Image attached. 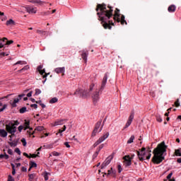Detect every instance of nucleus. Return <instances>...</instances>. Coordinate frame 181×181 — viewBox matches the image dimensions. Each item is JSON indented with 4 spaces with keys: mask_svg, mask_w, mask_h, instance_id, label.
I'll use <instances>...</instances> for the list:
<instances>
[{
    "mask_svg": "<svg viewBox=\"0 0 181 181\" xmlns=\"http://www.w3.org/2000/svg\"><path fill=\"white\" fill-rule=\"evenodd\" d=\"M137 156L141 160V162H143V160H148L151 159V157L152 156V151L150 148H141V150L140 151H137Z\"/></svg>",
    "mask_w": 181,
    "mask_h": 181,
    "instance_id": "4",
    "label": "nucleus"
},
{
    "mask_svg": "<svg viewBox=\"0 0 181 181\" xmlns=\"http://www.w3.org/2000/svg\"><path fill=\"white\" fill-rule=\"evenodd\" d=\"M113 20L115 21V22H117L118 23L121 22V25H127V21H125V16L122 15L120 18L119 9L118 8H116L115 11Z\"/></svg>",
    "mask_w": 181,
    "mask_h": 181,
    "instance_id": "5",
    "label": "nucleus"
},
{
    "mask_svg": "<svg viewBox=\"0 0 181 181\" xmlns=\"http://www.w3.org/2000/svg\"><path fill=\"white\" fill-rule=\"evenodd\" d=\"M168 146L165 145V141H162L158 144L157 147L153 150V157L152 158V162L156 165H159L161 162L165 160V153H166V149Z\"/></svg>",
    "mask_w": 181,
    "mask_h": 181,
    "instance_id": "2",
    "label": "nucleus"
},
{
    "mask_svg": "<svg viewBox=\"0 0 181 181\" xmlns=\"http://www.w3.org/2000/svg\"><path fill=\"white\" fill-rule=\"evenodd\" d=\"M6 26H14L15 21L12 19H9L6 23Z\"/></svg>",
    "mask_w": 181,
    "mask_h": 181,
    "instance_id": "23",
    "label": "nucleus"
},
{
    "mask_svg": "<svg viewBox=\"0 0 181 181\" xmlns=\"http://www.w3.org/2000/svg\"><path fill=\"white\" fill-rule=\"evenodd\" d=\"M64 145H65V146H66V148H70V144H69V142H65L64 144Z\"/></svg>",
    "mask_w": 181,
    "mask_h": 181,
    "instance_id": "64",
    "label": "nucleus"
},
{
    "mask_svg": "<svg viewBox=\"0 0 181 181\" xmlns=\"http://www.w3.org/2000/svg\"><path fill=\"white\" fill-rule=\"evenodd\" d=\"M175 155L176 156H181V150L180 149L175 150Z\"/></svg>",
    "mask_w": 181,
    "mask_h": 181,
    "instance_id": "37",
    "label": "nucleus"
},
{
    "mask_svg": "<svg viewBox=\"0 0 181 181\" xmlns=\"http://www.w3.org/2000/svg\"><path fill=\"white\" fill-rule=\"evenodd\" d=\"M16 127L12 125L11 124H8L6 125V130L7 133L11 134V135H15L16 132Z\"/></svg>",
    "mask_w": 181,
    "mask_h": 181,
    "instance_id": "8",
    "label": "nucleus"
},
{
    "mask_svg": "<svg viewBox=\"0 0 181 181\" xmlns=\"http://www.w3.org/2000/svg\"><path fill=\"white\" fill-rule=\"evenodd\" d=\"M103 148H104V144H100L98 148V150L97 151H101V149H103Z\"/></svg>",
    "mask_w": 181,
    "mask_h": 181,
    "instance_id": "54",
    "label": "nucleus"
},
{
    "mask_svg": "<svg viewBox=\"0 0 181 181\" xmlns=\"http://www.w3.org/2000/svg\"><path fill=\"white\" fill-rule=\"evenodd\" d=\"M116 173H117V171L113 169V170H112V174H110V176H112V177H115Z\"/></svg>",
    "mask_w": 181,
    "mask_h": 181,
    "instance_id": "45",
    "label": "nucleus"
},
{
    "mask_svg": "<svg viewBox=\"0 0 181 181\" xmlns=\"http://www.w3.org/2000/svg\"><path fill=\"white\" fill-rule=\"evenodd\" d=\"M110 136V132H107L103 134V136H101L97 141L96 142L94 143L93 144V148H96V146H98L100 144H103Z\"/></svg>",
    "mask_w": 181,
    "mask_h": 181,
    "instance_id": "6",
    "label": "nucleus"
},
{
    "mask_svg": "<svg viewBox=\"0 0 181 181\" xmlns=\"http://www.w3.org/2000/svg\"><path fill=\"white\" fill-rule=\"evenodd\" d=\"M173 175V173H170L168 176H167V179H165L163 181H168L170 179H171L172 176Z\"/></svg>",
    "mask_w": 181,
    "mask_h": 181,
    "instance_id": "38",
    "label": "nucleus"
},
{
    "mask_svg": "<svg viewBox=\"0 0 181 181\" xmlns=\"http://www.w3.org/2000/svg\"><path fill=\"white\" fill-rule=\"evenodd\" d=\"M55 73L57 74H60V73H64L66 71V68L63 67H58L54 69Z\"/></svg>",
    "mask_w": 181,
    "mask_h": 181,
    "instance_id": "18",
    "label": "nucleus"
},
{
    "mask_svg": "<svg viewBox=\"0 0 181 181\" xmlns=\"http://www.w3.org/2000/svg\"><path fill=\"white\" fill-rule=\"evenodd\" d=\"M101 121H99L96 123L95 127L92 132V136H95L98 132H101V131H103V126L101 127ZM100 127H101L100 128Z\"/></svg>",
    "mask_w": 181,
    "mask_h": 181,
    "instance_id": "7",
    "label": "nucleus"
},
{
    "mask_svg": "<svg viewBox=\"0 0 181 181\" xmlns=\"http://www.w3.org/2000/svg\"><path fill=\"white\" fill-rule=\"evenodd\" d=\"M156 119L158 122H162V117L160 116H157Z\"/></svg>",
    "mask_w": 181,
    "mask_h": 181,
    "instance_id": "53",
    "label": "nucleus"
},
{
    "mask_svg": "<svg viewBox=\"0 0 181 181\" xmlns=\"http://www.w3.org/2000/svg\"><path fill=\"white\" fill-rule=\"evenodd\" d=\"M37 33H38V35H40L41 36H47V32L43 30H37Z\"/></svg>",
    "mask_w": 181,
    "mask_h": 181,
    "instance_id": "24",
    "label": "nucleus"
},
{
    "mask_svg": "<svg viewBox=\"0 0 181 181\" xmlns=\"http://www.w3.org/2000/svg\"><path fill=\"white\" fill-rule=\"evenodd\" d=\"M29 179H30V180H33V179H35V175L30 174L29 175Z\"/></svg>",
    "mask_w": 181,
    "mask_h": 181,
    "instance_id": "55",
    "label": "nucleus"
},
{
    "mask_svg": "<svg viewBox=\"0 0 181 181\" xmlns=\"http://www.w3.org/2000/svg\"><path fill=\"white\" fill-rule=\"evenodd\" d=\"M49 175H50V173H47V171H45L42 173L43 177L45 178V181L49 180Z\"/></svg>",
    "mask_w": 181,
    "mask_h": 181,
    "instance_id": "26",
    "label": "nucleus"
},
{
    "mask_svg": "<svg viewBox=\"0 0 181 181\" xmlns=\"http://www.w3.org/2000/svg\"><path fill=\"white\" fill-rule=\"evenodd\" d=\"M83 94H86V95H82V97H83L84 98H86V97H89L90 91L83 89Z\"/></svg>",
    "mask_w": 181,
    "mask_h": 181,
    "instance_id": "28",
    "label": "nucleus"
},
{
    "mask_svg": "<svg viewBox=\"0 0 181 181\" xmlns=\"http://www.w3.org/2000/svg\"><path fill=\"white\" fill-rule=\"evenodd\" d=\"M134 113H131V115H129V119L124 127V129H126V128H128L131 125V124H132V121H134Z\"/></svg>",
    "mask_w": 181,
    "mask_h": 181,
    "instance_id": "14",
    "label": "nucleus"
},
{
    "mask_svg": "<svg viewBox=\"0 0 181 181\" xmlns=\"http://www.w3.org/2000/svg\"><path fill=\"white\" fill-rule=\"evenodd\" d=\"M0 56H3V57H4V56H9V54L8 53H5V52H1L0 53Z\"/></svg>",
    "mask_w": 181,
    "mask_h": 181,
    "instance_id": "62",
    "label": "nucleus"
},
{
    "mask_svg": "<svg viewBox=\"0 0 181 181\" xmlns=\"http://www.w3.org/2000/svg\"><path fill=\"white\" fill-rule=\"evenodd\" d=\"M111 160H112V156H110L102 163L101 169H104V168H105L106 166H108V165H110V163H111Z\"/></svg>",
    "mask_w": 181,
    "mask_h": 181,
    "instance_id": "12",
    "label": "nucleus"
},
{
    "mask_svg": "<svg viewBox=\"0 0 181 181\" xmlns=\"http://www.w3.org/2000/svg\"><path fill=\"white\" fill-rule=\"evenodd\" d=\"M21 142H22L23 146H26L27 142H26V139L25 138H23L21 139Z\"/></svg>",
    "mask_w": 181,
    "mask_h": 181,
    "instance_id": "42",
    "label": "nucleus"
},
{
    "mask_svg": "<svg viewBox=\"0 0 181 181\" xmlns=\"http://www.w3.org/2000/svg\"><path fill=\"white\" fill-rule=\"evenodd\" d=\"M66 122V119H58L55 121L54 126L57 127V125H63Z\"/></svg>",
    "mask_w": 181,
    "mask_h": 181,
    "instance_id": "20",
    "label": "nucleus"
},
{
    "mask_svg": "<svg viewBox=\"0 0 181 181\" xmlns=\"http://www.w3.org/2000/svg\"><path fill=\"white\" fill-rule=\"evenodd\" d=\"M60 135V136H63V130H62L61 129H59L58 133L56 134V135Z\"/></svg>",
    "mask_w": 181,
    "mask_h": 181,
    "instance_id": "46",
    "label": "nucleus"
},
{
    "mask_svg": "<svg viewBox=\"0 0 181 181\" xmlns=\"http://www.w3.org/2000/svg\"><path fill=\"white\" fill-rule=\"evenodd\" d=\"M30 122L29 120H25L24 125L23 126L24 127V131H26V129H29L30 128Z\"/></svg>",
    "mask_w": 181,
    "mask_h": 181,
    "instance_id": "21",
    "label": "nucleus"
},
{
    "mask_svg": "<svg viewBox=\"0 0 181 181\" xmlns=\"http://www.w3.org/2000/svg\"><path fill=\"white\" fill-rule=\"evenodd\" d=\"M7 153H8V155H13V151H12V149L8 148L7 151Z\"/></svg>",
    "mask_w": 181,
    "mask_h": 181,
    "instance_id": "49",
    "label": "nucleus"
},
{
    "mask_svg": "<svg viewBox=\"0 0 181 181\" xmlns=\"http://www.w3.org/2000/svg\"><path fill=\"white\" fill-rule=\"evenodd\" d=\"M83 90L81 88H78L74 93H71L70 95H78V97H83V95H87V94H84L83 93Z\"/></svg>",
    "mask_w": 181,
    "mask_h": 181,
    "instance_id": "13",
    "label": "nucleus"
},
{
    "mask_svg": "<svg viewBox=\"0 0 181 181\" xmlns=\"http://www.w3.org/2000/svg\"><path fill=\"white\" fill-rule=\"evenodd\" d=\"M124 160V165L126 168H128V166H131L132 165V160H131V156L127 155L123 157Z\"/></svg>",
    "mask_w": 181,
    "mask_h": 181,
    "instance_id": "11",
    "label": "nucleus"
},
{
    "mask_svg": "<svg viewBox=\"0 0 181 181\" xmlns=\"http://www.w3.org/2000/svg\"><path fill=\"white\" fill-rule=\"evenodd\" d=\"M12 125H13V127L18 126L19 125V121L18 120H14L13 123H11Z\"/></svg>",
    "mask_w": 181,
    "mask_h": 181,
    "instance_id": "41",
    "label": "nucleus"
},
{
    "mask_svg": "<svg viewBox=\"0 0 181 181\" xmlns=\"http://www.w3.org/2000/svg\"><path fill=\"white\" fill-rule=\"evenodd\" d=\"M15 152H16V153H18V155H21V150L19 149V148H16L15 149Z\"/></svg>",
    "mask_w": 181,
    "mask_h": 181,
    "instance_id": "56",
    "label": "nucleus"
},
{
    "mask_svg": "<svg viewBox=\"0 0 181 181\" xmlns=\"http://www.w3.org/2000/svg\"><path fill=\"white\" fill-rule=\"evenodd\" d=\"M25 93L18 95L17 98H14L13 100H11L10 105H11V107H13V108L17 107L16 104H18V103H19V100H22V98L25 97Z\"/></svg>",
    "mask_w": 181,
    "mask_h": 181,
    "instance_id": "9",
    "label": "nucleus"
},
{
    "mask_svg": "<svg viewBox=\"0 0 181 181\" xmlns=\"http://www.w3.org/2000/svg\"><path fill=\"white\" fill-rule=\"evenodd\" d=\"M168 12L173 13L176 11V6L170 5L168 8Z\"/></svg>",
    "mask_w": 181,
    "mask_h": 181,
    "instance_id": "22",
    "label": "nucleus"
},
{
    "mask_svg": "<svg viewBox=\"0 0 181 181\" xmlns=\"http://www.w3.org/2000/svg\"><path fill=\"white\" fill-rule=\"evenodd\" d=\"M26 70H29V65L25 66L23 69L18 70V73H22V71H26Z\"/></svg>",
    "mask_w": 181,
    "mask_h": 181,
    "instance_id": "29",
    "label": "nucleus"
},
{
    "mask_svg": "<svg viewBox=\"0 0 181 181\" xmlns=\"http://www.w3.org/2000/svg\"><path fill=\"white\" fill-rule=\"evenodd\" d=\"M93 88H94V83H92V84L90 86V87H89L90 91H93Z\"/></svg>",
    "mask_w": 181,
    "mask_h": 181,
    "instance_id": "63",
    "label": "nucleus"
},
{
    "mask_svg": "<svg viewBox=\"0 0 181 181\" xmlns=\"http://www.w3.org/2000/svg\"><path fill=\"white\" fill-rule=\"evenodd\" d=\"M23 128L25 129V127H23V126L20 125V126L18 127V130L19 131V132H22V130L23 129Z\"/></svg>",
    "mask_w": 181,
    "mask_h": 181,
    "instance_id": "52",
    "label": "nucleus"
},
{
    "mask_svg": "<svg viewBox=\"0 0 181 181\" xmlns=\"http://www.w3.org/2000/svg\"><path fill=\"white\" fill-rule=\"evenodd\" d=\"M96 11L104 29H111L112 26H114V22L110 20L112 18V12H114L112 7H107L105 4H98Z\"/></svg>",
    "mask_w": 181,
    "mask_h": 181,
    "instance_id": "1",
    "label": "nucleus"
},
{
    "mask_svg": "<svg viewBox=\"0 0 181 181\" xmlns=\"http://www.w3.org/2000/svg\"><path fill=\"white\" fill-rule=\"evenodd\" d=\"M28 63L25 61H18L16 64H14V66H16V64H27Z\"/></svg>",
    "mask_w": 181,
    "mask_h": 181,
    "instance_id": "35",
    "label": "nucleus"
},
{
    "mask_svg": "<svg viewBox=\"0 0 181 181\" xmlns=\"http://www.w3.org/2000/svg\"><path fill=\"white\" fill-rule=\"evenodd\" d=\"M59 101V99L57 98H52L49 100V104H55V103H57Z\"/></svg>",
    "mask_w": 181,
    "mask_h": 181,
    "instance_id": "27",
    "label": "nucleus"
},
{
    "mask_svg": "<svg viewBox=\"0 0 181 181\" xmlns=\"http://www.w3.org/2000/svg\"><path fill=\"white\" fill-rule=\"evenodd\" d=\"M11 146H16V145H18V144H16L15 141H12L11 144H10Z\"/></svg>",
    "mask_w": 181,
    "mask_h": 181,
    "instance_id": "61",
    "label": "nucleus"
},
{
    "mask_svg": "<svg viewBox=\"0 0 181 181\" xmlns=\"http://www.w3.org/2000/svg\"><path fill=\"white\" fill-rule=\"evenodd\" d=\"M29 2H30V4H35L37 6L45 5V1H42L41 0H30Z\"/></svg>",
    "mask_w": 181,
    "mask_h": 181,
    "instance_id": "16",
    "label": "nucleus"
},
{
    "mask_svg": "<svg viewBox=\"0 0 181 181\" xmlns=\"http://www.w3.org/2000/svg\"><path fill=\"white\" fill-rule=\"evenodd\" d=\"M23 8H25V6H21L20 10H18V12H26V10Z\"/></svg>",
    "mask_w": 181,
    "mask_h": 181,
    "instance_id": "50",
    "label": "nucleus"
},
{
    "mask_svg": "<svg viewBox=\"0 0 181 181\" xmlns=\"http://www.w3.org/2000/svg\"><path fill=\"white\" fill-rule=\"evenodd\" d=\"M134 139H135V136L132 135L131 137L127 141V144H132V142H134Z\"/></svg>",
    "mask_w": 181,
    "mask_h": 181,
    "instance_id": "30",
    "label": "nucleus"
},
{
    "mask_svg": "<svg viewBox=\"0 0 181 181\" xmlns=\"http://www.w3.org/2000/svg\"><path fill=\"white\" fill-rule=\"evenodd\" d=\"M112 170H113V169H112V168L110 170H109L107 171V173H105V175H107V176H111V174H112Z\"/></svg>",
    "mask_w": 181,
    "mask_h": 181,
    "instance_id": "47",
    "label": "nucleus"
},
{
    "mask_svg": "<svg viewBox=\"0 0 181 181\" xmlns=\"http://www.w3.org/2000/svg\"><path fill=\"white\" fill-rule=\"evenodd\" d=\"M49 74H45V75H43V78H45V81H42V83H43V84H45V83H46V80H47V78H46V77H47V75H48Z\"/></svg>",
    "mask_w": 181,
    "mask_h": 181,
    "instance_id": "51",
    "label": "nucleus"
},
{
    "mask_svg": "<svg viewBox=\"0 0 181 181\" xmlns=\"http://www.w3.org/2000/svg\"><path fill=\"white\" fill-rule=\"evenodd\" d=\"M42 69H43V66L42 65H40L37 68V71H39V73H40V74H41V76H43V74H45L46 73V70Z\"/></svg>",
    "mask_w": 181,
    "mask_h": 181,
    "instance_id": "19",
    "label": "nucleus"
},
{
    "mask_svg": "<svg viewBox=\"0 0 181 181\" xmlns=\"http://www.w3.org/2000/svg\"><path fill=\"white\" fill-rule=\"evenodd\" d=\"M98 153H100V151H96V152L93 154V158H97V156H98Z\"/></svg>",
    "mask_w": 181,
    "mask_h": 181,
    "instance_id": "57",
    "label": "nucleus"
},
{
    "mask_svg": "<svg viewBox=\"0 0 181 181\" xmlns=\"http://www.w3.org/2000/svg\"><path fill=\"white\" fill-rule=\"evenodd\" d=\"M175 107H179L180 104L179 103V99H177L175 103Z\"/></svg>",
    "mask_w": 181,
    "mask_h": 181,
    "instance_id": "60",
    "label": "nucleus"
},
{
    "mask_svg": "<svg viewBox=\"0 0 181 181\" xmlns=\"http://www.w3.org/2000/svg\"><path fill=\"white\" fill-rule=\"evenodd\" d=\"M0 107H2V103L0 102ZM8 107L7 105H4L3 107L0 109V112H2L4 110H6V107Z\"/></svg>",
    "mask_w": 181,
    "mask_h": 181,
    "instance_id": "31",
    "label": "nucleus"
},
{
    "mask_svg": "<svg viewBox=\"0 0 181 181\" xmlns=\"http://www.w3.org/2000/svg\"><path fill=\"white\" fill-rule=\"evenodd\" d=\"M4 46H9V45H12L13 43V40H8V38L4 37Z\"/></svg>",
    "mask_w": 181,
    "mask_h": 181,
    "instance_id": "25",
    "label": "nucleus"
},
{
    "mask_svg": "<svg viewBox=\"0 0 181 181\" xmlns=\"http://www.w3.org/2000/svg\"><path fill=\"white\" fill-rule=\"evenodd\" d=\"M8 181H15V180L13 179V177H12L11 175H8Z\"/></svg>",
    "mask_w": 181,
    "mask_h": 181,
    "instance_id": "59",
    "label": "nucleus"
},
{
    "mask_svg": "<svg viewBox=\"0 0 181 181\" xmlns=\"http://www.w3.org/2000/svg\"><path fill=\"white\" fill-rule=\"evenodd\" d=\"M8 136V132L4 129H0V137L6 138Z\"/></svg>",
    "mask_w": 181,
    "mask_h": 181,
    "instance_id": "17",
    "label": "nucleus"
},
{
    "mask_svg": "<svg viewBox=\"0 0 181 181\" xmlns=\"http://www.w3.org/2000/svg\"><path fill=\"white\" fill-rule=\"evenodd\" d=\"M36 131H39V132H41V131H44L45 129V127L43 126H38L36 127Z\"/></svg>",
    "mask_w": 181,
    "mask_h": 181,
    "instance_id": "34",
    "label": "nucleus"
},
{
    "mask_svg": "<svg viewBox=\"0 0 181 181\" xmlns=\"http://www.w3.org/2000/svg\"><path fill=\"white\" fill-rule=\"evenodd\" d=\"M37 164H36V163L35 162H31L30 163V167L29 168V170H30V169H32V168H37Z\"/></svg>",
    "mask_w": 181,
    "mask_h": 181,
    "instance_id": "33",
    "label": "nucleus"
},
{
    "mask_svg": "<svg viewBox=\"0 0 181 181\" xmlns=\"http://www.w3.org/2000/svg\"><path fill=\"white\" fill-rule=\"evenodd\" d=\"M52 156H60V153H59L57 151H53L52 152Z\"/></svg>",
    "mask_w": 181,
    "mask_h": 181,
    "instance_id": "44",
    "label": "nucleus"
},
{
    "mask_svg": "<svg viewBox=\"0 0 181 181\" xmlns=\"http://www.w3.org/2000/svg\"><path fill=\"white\" fill-rule=\"evenodd\" d=\"M26 110H27L26 107H23L20 109V113L23 114V113L26 112Z\"/></svg>",
    "mask_w": 181,
    "mask_h": 181,
    "instance_id": "36",
    "label": "nucleus"
},
{
    "mask_svg": "<svg viewBox=\"0 0 181 181\" xmlns=\"http://www.w3.org/2000/svg\"><path fill=\"white\" fill-rule=\"evenodd\" d=\"M81 53V57L83 60H84L85 63H87V57H88V51H80Z\"/></svg>",
    "mask_w": 181,
    "mask_h": 181,
    "instance_id": "15",
    "label": "nucleus"
},
{
    "mask_svg": "<svg viewBox=\"0 0 181 181\" xmlns=\"http://www.w3.org/2000/svg\"><path fill=\"white\" fill-rule=\"evenodd\" d=\"M28 129H30V130H28L27 132H28V134H29L30 136L31 135H33V134H35V132H32V131H33V129L29 128Z\"/></svg>",
    "mask_w": 181,
    "mask_h": 181,
    "instance_id": "39",
    "label": "nucleus"
},
{
    "mask_svg": "<svg viewBox=\"0 0 181 181\" xmlns=\"http://www.w3.org/2000/svg\"><path fill=\"white\" fill-rule=\"evenodd\" d=\"M4 46H5V40L1 39L0 40V49H2V47H4Z\"/></svg>",
    "mask_w": 181,
    "mask_h": 181,
    "instance_id": "32",
    "label": "nucleus"
},
{
    "mask_svg": "<svg viewBox=\"0 0 181 181\" xmlns=\"http://www.w3.org/2000/svg\"><path fill=\"white\" fill-rule=\"evenodd\" d=\"M0 19L2 21V22H5V21H6L8 18L6 17V16H3L0 18Z\"/></svg>",
    "mask_w": 181,
    "mask_h": 181,
    "instance_id": "48",
    "label": "nucleus"
},
{
    "mask_svg": "<svg viewBox=\"0 0 181 181\" xmlns=\"http://www.w3.org/2000/svg\"><path fill=\"white\" fill-rule=\"evenodd\" d=\"M42 93V90L39 88L35 89V95H39V94Z\"/></svg>",
    "mask_w": 181,
    "mask_h": 181,
    "instance_id": "40",
    "label": "nucleus"
},
{
    "mask_svg": "<svg viewBox=\"0 0 181 181\" xmlns=\"http://www.w3.org/2000/svg\"><path fill=\"white\" fill-rule=\"evenodd\" d=\"M11 166H12V169H13L12 175H16V170H15V165L11 164Z\"/></svg>",
    "mask_w": 181,
    "mask_h": 181,
    "instance_id": "43",
    "label": "nucleus"
},
{
    "mask_svg": "<svg viewBox=\"0 0 181 181\" xmlns=\"http://www.w3.org/2000/svg\"><path fill=\"white\" fill-rule=\"evenodd\" d=\"M23 9H25L26 12H28V13L32 14V13H37V8L36 7H33V6H27L25 7H22Z\"/></svg>",
    "mask_w": 181,
    "mask_h": 181,
    "instance_id": "10",
    "label": "nucleus"
},
{
    "mask_svg": "<svg viewBox=\"0 0 181 181\" xmlns=\"http://www.w3.org/2000/svg\"><path fill=\"white\" fill-rule=\"evenodd\" d=\"M107 80H108V75L105 74L99 91H95L92 95V100L93 104H97L100 101V93H103L104 88H105V84H107Z\"/></svg>",
    "mask_w": 181,
    "mask_h": 181,
    "instance_id": "3",
    "label": "nucleus"
},
{
    "mask_svg": "<svg viewBox=\"0 0 181 181\" xmlns=\"http://www.w3.org/2000/svg\"><path fill=\"white\" fill-rule=\"evenodd\" d=\"M117 168L119 173H121V172H122V168L121 167V165H119Z\"/></svg>",
    "mask_w": 181,
    "mask_h": 181,
    "instance_id": "58",
    "label": "nucleus"
}]
</instances>
